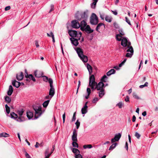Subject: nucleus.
Masks as SVG:
<instances>
[{"instance_id":"nucleus-1","label":"nucleus","mask_w":158,"mask_h":158,"mask_svg":"<svg viewBox=\"0 0 158 158\" xmlns=\"http://www.w3.org/2000/svg\"><path fill=\"white\" fill-rule=\"evenodd\" d=\"M76 50L78 56L83 62H87L88 60V57L87 56L83 54L82 49L80 48H77L76 49Z\"/></svg>"},{"instance_id":"nucleus-2","label":"nucleus","mask_w":158,"mask_h":158,"mask_svg":"<svg viewBox=\"0 0 158 158\" xmlns=\"http://www.w3.org/2000/svg\"><path fill=\"white\" fill-rule=\"evenodd\" d=\"M68 33L70 36L73 37V38H78V40H80L82 35V33L81 32H77L75 30H70L69 31Z\"/></svg>"},{"instance_id":"nucleus-3","label":"nucleus","mask_w":158,"mask_h":158,"mask_svg":"<svg viewBox=\"0 0 158 158\" xmlns=\"http://www.w3.org/2000/svg\"><path fill=\"white\" fill-rule=\"evenodd\" d=\"M33 108L35 112V118L37 119L42 114V108L40 106H33Z\"/></svg>"},{"instance_id":"nucleus-4","label":"nucleus","mask_w":158,"mask_h":158,"mask_svg":"<svg viewBox=\"0 0 158 158\" xmlns=\"http://www.w3.org/2000/svg\"><path fill=\"white\" fill-rule=\"evenodd\" d=\"M88 17V11H85L83 13L80 14L78 12L76 15V18L78 20H80L82 19H86Z\"/></svg>"},{"instance_id":"nucleus-5","label":"nucleus","mask_w":158,"mask_h":158,"mask_svg":"<svg viewBox=\"0 0 158 158\" xmlns=\"http://www.w3.org/2000/svg\"><path fill=\"white\" fill-rule=\"evenodd\" d=\"M97 85V82L95 81V78L94 75H92L89 77V86L92 90L94 89V87Z\"/></svg>"},{"instance_id":"nucleus-6","label":"nucleus","mask_w":158,"mask_h":158,"mask_svg":"<svg viewBox=\"0 0 158 158\" xmlns=\"http://www.w3.org/2000/svg\"><path fill=\"white\" fill-rule=\"evenodd\" d=\"M90 22L92 25H96L98 22V18L96 15L94 13H93L90 18Z\"/></svg>"},{"instance_id":"nucleus-7","label":"nucleus","mask_w":158,"mask_h":158,"mask_svg":"<svg viewBox=\"0 0 158 158\" xmlns=\"http://www.w3.org/2000/svg\"><path fill=\"white\" fill-rule=\"evenodd\" d=\"M49 83L50 84V87L49 95L50 96L51 98L55 94V89L53 86V81L52 79L49 78Z\"/></svg>"},{"instance_id":"nucleus-8","label":"nucleus","mask_w":158,"mask_h":158,"mask_svg":"<svg viewBox=\"0 0 158 158\" xmlns=\"http://www.w3.org/2000/svg\"><path fill=\"white\" fill-rule=\"evenodd\" d=\"M104 84L101 81L97 85L94 87L95 89H97V90H100L104 89Z\"/></svg>"},{"instance_id":"nucleus-9","label":"nucleus","mask_w":158,"mask_h":158,"mask_svg":"<svg viewBox=\"0 0 158 158\" xmlns=\"http://www.w3.org/2000/svg\"><path fill=\"white\" fill-rule=\"evenodd\" d=\"M121 136V134L120 133L115 135L114 138L111 139V142L112 143H114L116 141H118L120 138Z\"/></svg>"},{"instance_id":"nucleus-10","label":"nucleus","mask_w":158,"mask_h":158,"mask_svg":"<svg viewBox=\"0 0 158 158\" xmlns=\"http://www.w3.org/2000/svg\"><path fill=\"white\" fill-rule=\"evenodd\" d=\"M77 131L74 129L73 130V135L72 136V141H77Z\"/></svg>"},{"instance_id":"nucleus-11","label":"nucleus","mask_w":158,"mask_h":158,"mask_svg":"<svg viewBox=\"0 0 158 158\" xmlns=\"http://www.w3.org/2000/svg\"><path fill=\"white\" fill-rule=\"evenodd\" d=\"M72 27L74 28H78L80 27V23L77 21L74 20L72 21L71 23Z\"/></svg>"},{"instance_id":"nucleus-12","label":"nucleus","mask_w":158,"mask_h":158,"mask_svg":"<svg viewBox=\"0 0 158 158\" xmlns=\"http://www.w3.org/2000/svg\"><path fill=\"white\" fill-rule=\"evenodd\" d=\"M128 43L127 39L126 38H123L121 40V44L123 47H126L128 45Z\"/></svg>"},{"instance_id":"nucleus-13","label":"nucleus","mask_w":158,"mask_h":158,"mask_svg":"<svg viewBox=\"0 0 158 158\" xmlns=\"http://www.w3.org/2000/svg\"><path fill=\"white\" fill-rule=\"evenodd\" d=\"M25 77L26 78H29L31 79L34 81H35V79L33 76L31 74L28 75L27 73V71L26 69L25 70Z\"/></svg>"},{"instance_id":"nucleus-14","label":"nucleus","mask_w":158,"mask_h":158,"mask_svg":"<svg viewBox=\"0 0 158 158\" xmlns=\"http://www.w3.org/2000/svg\"><path fill=\"white\" fill-rule=\"evenodd\" d=\"M83 31H85L87 33H92L94 30L91 29L90 26L87 25L83 30Z\"/></svg>"},{"instance_id":"nucleus-15","label":"nucleus","mask_w":158,"mask_h":158,"mask_svg":"<svg viewBox=\"0 0 158 158\" xmlns=\"http://www.w3.org/2000/svg\"><path fill=\"white\" fill-rule=\"evenodd\" d=\"M70 40L71 41L72 44L74 45L77 46L78 44L79 43L78 40H79L78 38H77V39H76L74 38H71Z\"/></svg>"},{"instance_id":"nucleus-16","label":"nucleus","mask_w":158,"mask_h":158,"mask_svg":"<svg viewBox=\"0 0 158 158\" xmlns=\"http://www.w3.org/2000/svg\"><path fill=\"white\" fill-rule=\"evenodd\" d=\"M16 79L18 81L22 80L23 78V74L22 72H20L16 75Z\"/></svg>"},{"instance_id":"nucleus-17","label":"nucleus","mask_w":158,"mask_h":158,"mask_svg":"<svg viewBox=\"0 0 158 158\" xmlns=\"http://www.w3.org/2000/svg\"><path fill=\"white\" fill-rule=\"evenodd\" d=\"M87 25L86 23L84 20H83L81 21V23L80 24V27L82 31H83V30H84V28Z\"/></svg>"},{"instance_id":"nucleus-18","label":"nucleus","mask_w":158,"mask_h":158,"mask_svg":"<svg viewBox=\"0 0 158 158\" xmlns=\"http://www.w3.org/2000/svg\"><path fill=\"white\" fill-rule=\"evenodd\" d=\"M35 75L36 77H40L43 76V73L41 71H35Z\"/></svg>"},{"instance_id":"nucleus-19","label":"nucleus","mask_w":158,"mask_h":158,"mask_svg":"<svg viewBox=\"0 0 158 158\" xmlns=\"http://www.w3.org/2000/svg\"><path fill=\"white\" fill-rule=\"evenodd\" d=\"M131 43L130 42H129L128 45H127V48L128 49L127 50V52H130V53H133L134 51L132 47L131 46Z\"/></svg>"},{"instance_id":"nucleus-20","label":"nucleus","mask_w":158,"mask_h":158,"mask_svg":"<svg viewBox=\"0 0 158 158\" xmlns=\"http://www.w3.org/2000/svg\"><path fill=\"white\" fill-rule=\"evenodd\" d=\"M12 84L14 86L17 88L19 87L21 85V83L19 82L18 81L15 80L12 81Z\"/></svg>"},{"instance_id":"nucleus-21","label":"nucleus","mask_w":158,"mask_h":158,"mask_svg":"<svg viewBox=\"0 0 158 158\" xmlns=\"http://www.w3.org/2000/svg\"><path fill=\"white\" fill-rule=\"evenodd\" d=\"M23 110H19L18 111V113L19 114V115L20 116L19 117L18 119H17V121L19 122H22V120L21 119V116L23 115Z\"/></svg>"},{"instance_id":"nucleus-22","label":"nucleus","mask_w":158,"mask_h":158,"mask_svg":"<svg viewBox=\"0 0 158 158\" xmlns=\"http://www.w3.org/2000/svg\"><path fill=\"white\" fill-rule=\"evenodd\" d=\"M86 67L89 72V75H91L92 73L93 68L92 66L89 64H86Z\"/></svg>"},{"instance_id":"nucleus-23","label":"nucleus","mask_w":158,"mask_h":158,"mask_svg":"<svg viewBox=\"0 0 158 158\" xmlns=\"http://www.w3.org/2000/svg\"><path fill=\"white\" fill-rule=\"evenodd\" d=\"M13 88L11 85H10L9 87V89L7 91V94L9 96H10L13 92Z\"/></svg>"},{"instance_id":"nucleus-24","label":"nucleus","mask_w":158,"mask_h":158,"mask_svg":"<svg viewBox=\"0 0 158 158\" xmlns=\"http://www.w3.org/2000/svg\"><path fill=\"white\" fill-rule=\"evenodd\" d=\"M87 106H84L81 109V113L82 114H86L87 112Z\"/></svg>"},{"instance_id":"nucleus-25","label":"nucleus","mask_w":158,"mask_h":158,"mask_svg":"<svg viewBox=\"0 0 158 158\" xmlns=\"http://www.w3.org/2000/svg\"><path fill=\"white\" fill-rule=\"evenodd\" d=\"M27 116L28 118L30 119L33 117V114L31 112L27 111Z\"/></svg>"},{"instance_id":"nucleus-26","label":"nucleus","mask_w":158,"mask_h":158,"mask_svg":"<svg viewBox=\"0 0 158 158\" xmlns=\"http://www.w3.org/2000/svg\"><path fill=\"white\" fill-rule=\"evenodd\" d=\"M100 91L98 92L99 96L101 98L105 94V92L104 91V89L102 90H99Z\"/></svg>"},{"instance_id":"nucleus-27","label":"nucleus","mask_w":158,"mask_h":158,"mask_svg":"<svg viewBox=\"0 0 158 158\" xmlns=\"http://www.w3.org/2000/svg\"><path fill=\"white\" fill-rule=\"evenodd\" d=\"M115 72V71L114 69H111L106 73V75L107 76H110L111 74L114 73Z\"/></svg>"},{"instance_id":"nucleus-28","label":"nucleus","mask_w":158,"mask_h":158,"mask_svg":"<svg viewBox=\"0 0 158 158\" xmlns=\"http://www.w3.org/2000/svg\"><path fill=\"white\" fill-rule=\"evenodd\" d=\"M105 19L106 21L109 23L111 22L112 21V18L111 16L108 15L106 16Z\"/></svg>"},{"instance_id":"nucleus-29","label":"nucleus","mask_w":158,"mask_h":158,"mask_svg":"<svg viewBox=\"0 0 158 158\" xmlns=\"http://www.w3.org/2000/svg\"><path fill=\"white\" fill-rule=\"evenodd\" d=\"M91 89L89 88H87L86 91L88 94L87 95L85 96V98L86 99H87L89 98V96L90 94L91 93Z\"/></svg>"},{"instance_id":"nucleus-30","label":"nucleus","mask_w":158,"mask_h":158,"mask_svg":"<svg viewBox=\"0 0 158 158\" xmlns=\"http://www.w3.org/2000/svg\"><path fill=\"white\" fill-rule=\"evenodd\" d=\"M102 26H104V27H105L103 23H99L97 26L96 28V30L97 31H98V30L99 29L101 28V27Z\"/></svg>"},{"instance_id":"nucleus-31","label":"nucleus","mask_w":158,"mask_h":158,"mask_svg":"<svg viewBox=\"0 0 158 158\" xmlns=\"http://www.w3.org/2000/svg\"><path fill=\"white\" fill-rule=\"evenodd\" d=\"M10 116L11 118L14 119L17 118L18 117L17 115L13 112L11 113Z\"/></svg>"},{"instance_id":"nucleus-32","label":"nucleus","mask_w":158,"mask_h":158,"mask_svg":"<svg viewBox=\"0 0 158 158\" xmlns=\"http://www.w3.org/2000/svg\"><path fill=\"white\" fill-rule=\"evenodd\" d=\"M9 136V135L6 132H3L0 134V137H8Z\"/></svg>"},{"instance_id":"nucleus-33","label":"nucleus","mask_w":158,"mask_h":158,"mask_svg":"<svg viewBox=\"0 0 158 158\" xmlns=\"http://www.w3.org/2000/svg\"><path fill=\"white\" fill-rule=\"evenodd\" d=\"M49 150V148H48L46 150L45 152V156H47L48 157H50L52 153V152L48 154Z\"/></svg>"},{"instance_id":"nucleus-34","label":"nucleus","mask_w":158,"mask_h":158,"mask_svg":"<svg viewBox=\"0 0 158 158\" xmlns=\"http://www.w3.org/2000/svg\"><path fill=\"white\" fill-rule=\"evenodd\" d=\"M117 145V143H114L109 148V150H113L116 146Z\"/></svg>"},{"instance_id":"nucleus-35","label":"nucleus","mask_w":158,"mask_h":158,"mask_svg":"<svg viewBox=\"0 0 158 158\" xmlns=\"http://www.w3.org/2000/svg\"><path fill=\"white\" fill-rule=\"evenodd\" d=\"M72 152L75 154V155L80 153V151L77 149L75 148H73Z\"/></svg>"},{"instance_id":"nucleus-36","label":"nucleus","mask_w":158,"mask_h":158,"mask_svg":"<svg viewBox=\"0 0 158 158\" xmlns=\"http://www.w3.org/2000/svg\"><path fill=\"white\" fill-rule=\"evenodd\" d=\"M5 101L7 103H10L11 101V99L8 96H6L5 97Z\"/></svg>"},{"instance_id":"nucleus-37","label":"nucleus","mask_w":158,"mask_h":158,"mask_svg":"<svg viewBox=\"0 0 158 158\" xmlns=\"http://www.w3.org/2000/svg\"><path fill=\"white\" fill-rule=\"evenodd\" d=\"M83 147L84 149H90L92 148V146L91 144H87L83 145Z\"/></svg>"},{"instance_id":"nucleus-38","label":"nucleus","mask_w":158,"mask_h":158,"mask_svg":"<svg viewBox=\"0 0 158 158\" xmlns=\"http://www.w3.org/2000/svg\"><path fill=\"white\" fill-rule=\"evenodd\" d=\"M122 36L119 34H117L116 35V39L118 41H120L122 40Z\"/></svg>"},{"instance_id":"nucleus-39","label":"nucleus","mask_w":158,"mask_h":158,"mask_svg":"<svg viewBox=\"0 0 158 158\" xmlns=\"http://www.w3.org/2000/svg\"><path fill=\"white\" fill-rule=\"evenodd\" d=\"M49 102V100H48L45 101L43 104V106L44 107H46L48 106Z\"/></svg>"},{"instance_id":"nucleus-40","label":"nucleus","mask_w":158,"mask_h":158,"mask_svg":"<svg viewBox=\"0 0 158 158\" xmlns=\"http://www.w3.org/2000/svg\"><path fill=\"white\" fill-rule=\"evenodd\" d=\"M77 141H73V142H72V144L73 146V147L78 148V144L77 143Z\"/></svg>"},{"instance_id":"nucleus-41","label":"nucleus","mask_w":158,"mask_h":158,"mask_svg":"<svg viewBox=\"0 0 158 158\" xmlns=\"http://www.w3.org/2000/svg\"><path fill=\"white\" fill-rule=\"evenodd\" d=\"M107 78V77L106 75H104L103 76L102 78L101 79V81H102V82H106V80Z\"/></svg>"},{"instance_id":"nucleus-42","label":"nucleus","mask_w":158,"mask_h":158,"mask_svg":"<svg viewBox=\"0 0 158 158\" xmlns=\"http://www.w3.org/2000/svg\"><path fill=\"white\" fill-rule=\"evenodd\" d=\"M5 106L6 111L7 113L8 114H9L10 112V108L7 104H6L5 105Z\"/></svg>"},{"instance_id":"nucleus-43","label":"nucleus","mask_w":158,"mask_h":158,"mask_svg":"<svg viewBox=\"0 0 158 158\" xmlns=\"http://www.w3.org/2000/svg\"><path fill=\"white\" fill-rule=\"evenodd\" d=\"M133 97L135 99H140L139 97L135 93H133Z\"/></svg>"},{"instance_id":"nucleus-44","label":"nucleus","mask_w":158,"mask_h":158,"mask_svg":"<svg viewBox=\"0 0 158 158\" xmlns=\"http://www.w3.org/2000/svg\"><path fill=\"white\" fill-rule=\"evenodd\" d=\"M97 3V1L94 2L92 3L91 4V7L93 8H95Z\"/></svg>"},{"instance_id":"nucleus-45","label":"nucleus","mask_w":158,"mask_h":158,"mask_svg":"<svg viewBox=\"0 0 158 158\" xmlns=\"http://www.w3.org/2000/svg\"><path fill=\"white\" fill-rule=\"evenodd\" d=\"M127 60V59L125 58L124 60L119 64V67H121L123 65Z\"/></svg>"},{"instance_id":"nucleus-46","label":"nucleus","mask_w":158,"mask_h":158,"mask_svg":"<svg viewBox=\"0 0 158 158\" xmlns=\"http://www.w3.org/2000/svg\"><path fill=\"white\" fill-rule=\"evenodd\" d=\"M42 77H43V79L44 81L45 82H47V81H48L49 82V78L48 79V77H47L46 76H43Z\"/></svg>"},{"instance_id":"nucleus-47","label":"nucleus","mask_w":158,"mask_h":158,"mask_svg":"<svg viewBox=\"0 0 158 158\" xmlns=\"http://www.w3.org/2000/svg\"><path fill=\"white\" fill-rule=\"evenodd\" d=\"M123 105V103L122 102H120L117 104V106H118L119 108H122V107Z\"/></svg>"},{"instance_id":"nucleus-48","label":"nucleus","mask_w":158,"mask_h":158,"mask_svg":"<svg viewBox=\"0 0 158 158\" xmlns=\"http://www.w3.org/2000/svg\"><path fill=\"white\" fill-rule=\"evenodd\" d=\"M133 53H127L126 54V56L127 57L131 58L132 56L133 55Z\"/></svg>"},{"instance_id":"nucleus-49","label":"nucleus","mask_w":158,"mask_h":158,"mask_svg":"<svg viewBox=\"0 0 158 158\" xmlns=\"http://www.w3.org/2000/svg\"><path fill=\"white\" fill-rule=\"evenodd\" d=\"M98 99L97 98H94L92 100V102L93 103H96L98 101Z\"/></svg>"},{"instance_id":"nucleus-50","label":"nucleus","mask_w":158,"mask_h":158,"mask_svg":"<svg viewBox=\"0 0 158 158\" xmlns=\"http://www.w3.org/2000/svg\"><path fill=\"white\" fill-rule=\"evenodd\" d=\"M75 124L76 126V128L77 129H78L80 126V122L77 120V121L76 122Z\"/></svg>"},{"instance_id":"nucleus-51","label":"nucleus","mask_w":158,"mask_h":158,"mask_svg":"<svg viewBox=\"0 0 158 158\" xmlns=\"http://www.w3.org/2000/svg\"><path fill=\"white\" fill-rule=\"evenodd\" d=\"M125 21L130 26H131V24L130 23V21L128 19L127 17H125Z\"/></svg>"},{"instance_id":"nucleus-52","label":"nucleus","mask_w":158,"mask_h":158,"mask_svg":"<svg viewBox=\"0 0 158 158\" xmlns=\"http://www.w3.org/2000/svg\"><path fill=\"white\" fill-rule=\"evenodd\" d=\"M119 32L120 35H121L123 36L124 35V32L122 29H120L119 30Z\"/></svg>"},{"instance_id":"nucleus-53","label":"nucleus","mask_w":158,"mask_h":158,"mask_svg":"<svg viewBox=\"0 0 158 158\" xmlns=\"http://www.w3.org/2000/svg\"><path fill=\"white\" fill-rule=\"evenodd\" d=\"M50 34L51 35V37H52V41L53 43H54L55 41L54 34L52 32H50Z\"/></svg>"},{"instance_id":"nucleus-54","label":"nucleus","mask_w":158,"mask_h":158,"mask_svg":"<svg viewBox=\"0 0 158 158\" xmlns=\"http://www.w3.org/2000/svg\"><path fill=\"white\" fill-rule=\"evenodd\" d=\"M113 25L114 27L116 28H118L119 27L118 24L116 22H114L113 23Z\"/></svg>"},{"instance_id":"nucleus-55","label":"nucleus","mask_w":158,"mask_h":158,"mask_svg":"<svg viewBox=\"0 0 158 158\" xmlns=\"http://www.w3.org/2000/svg\"><path fill=\"white\" fill-rule=\"evenodd\" d=\"M135 136L137 138L139 139L140 136V135L138 132H136Z\"/></svg>"},{"instance_id":"nucleus-56","label":"nucleus","mask_w":158,"mask_h":158,"mask_svg":"<svg viewBox=\"0 0 158 158\" xmlns=\"http://www.w3.org/2000/svg\"><path fill=\"white\" fill-rule=\"evenodd\" d=\"M75 158H82V156L81 154H78L76 155Z\"/></svg>"},{"instance_id":"nucleus-57","label":"nucleus","mask_w":158,"mask_h":158,"mask_svg":"<svg viewBox=\"0 0 158 158\" xmlns=\"http://www.w3.org/2000/svg\"><path fill=\"white\" fill-rule=\"evenodd\" d=\"M63 122L64 123L65 122V113H64L63 114Z\"/></svg>"},{"instance_id":"nucleus-58","label":"nucleus","mask_w":158,"mask_h":158,"mask_svg":"<svg viewBox=\"0 0 158 158\" xmlns=\"http://www.w3.org/2000/svg\"><path fill=\"white\" fill-rule=\"evenodd\" d=\"M25 156L27 158H31L30 155L27 153V152H25Z\"/></svg>"},{"instance_id":"nucleus-59","label":"nucleus","mask_w":158,"mask_h":158,"mask_svg":"<svg viewBox=\"0 0 158 158\" xmlns=\"http://www.w3.org/2000/svg\"><path fill=\"white\" fill-rule=\"evenodd\" d=\"M10 6H6L5 8V10H6V11H7V10H10Z\"/></svg>"},{"instance_id":"nucleus-60","label":"nucleus","mask_w":158,"mask_h":158,"mask_svg":"<svg viewBox=\"0 0 158 158\" xmlns=\"http://www.w3.org/2000/svg\"><path fill=\"white\" fill-rule=\"evenodd\" d=\"M125 101L126 102H129V98L128 96H127L126 98L125 99Z\"/></svg>"},{"instance_id":"nucleus-61","label":"nucleus","mask_w":158,"mask_h":158,"mask_svg":"<svg viewBox=\"0 0 158 158\" xmlns=\"http://www.w3.org/2000/svg\"><path fill=\"white\" fill-rule=\"evenodd\" d=\"M80 85H81V81H78V87H77V93L78 92V89L80 86Z\"/></svg>"},{"instance_id":"nucleus-62","label":"nucleus","mask_w":158,"mask_h":158,"mask_svg":"<svg viewBox=\"0 0 158 158\" xmlns=\"http://www.w3.org/2000/svg\"><path fill=\"white\" fill-rule=\"evenodd\" d=\"M51 9L49 11V13H50L51 11H53L54 10V6L53 5H51Z\"/></svg>"},{"instance_id":"nucleus-63","label":"nucleus","mask_w":158,"mask_h":158,"mask_svg":"<svg viewBox=\"0 0 158 158\" xmlns=\"http://www.w3.org/2000/svg\"><path fill=\"white\" fill-rule=\"evenodd\" d=\"M112 12L115 15H117L118 14L116 10L114 11L112 10Z\"/></svg>"},{"instance_id":"nucleus-64","label":"nucleus","mask_w":158,"mask_h":158,"mask_svg":"<svg viewBox=\"0 0 158 158\" xmlns=\"http://www.w3.org/2000/svg\"><path fill=\"white\" fill-rule=\"evenodd\" d=\"M35 45L37 48L39 47V45L38 42L37 41H35Z\"/></svg>"}]
</instances>
